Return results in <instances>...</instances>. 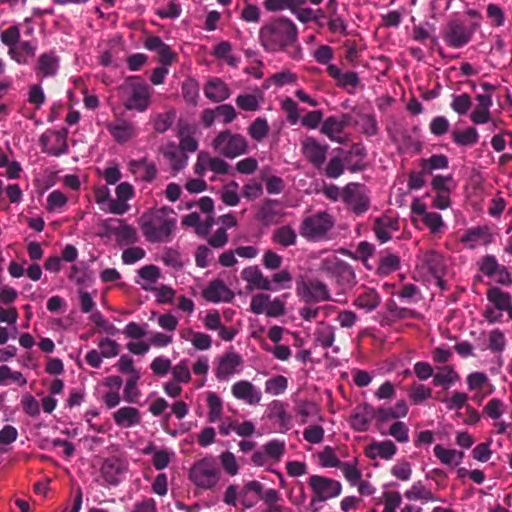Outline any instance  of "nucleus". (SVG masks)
Instances as JSON below:
<instances>
[{"mask_svg": "<svg viewBox=\"0 0 512 512\" xmlns=\"http://www.w3.org/2000/svg\"><path fill=\"white\" fill-rule=\"evenodd\" d=\"M269 133V125L265 118L258 117L248 127V134L252 139L261 142Z\"/></svg>", "mask_w": 512, "mask_h": 512, "instance_id": "nucleus-46", "label": "nucleus"}, {"mask_svg": "<svg viewBox=\"0 0 512 512\" xmlns=\"http://www.w3.org/2000/svg\"><path fill=\"white\" fill-rule=\"evenodd\" d=\"M405 497L409 500L435 501L436 498L432 492L426 489L420 482L414 483L409 490L405 492Z\"/></svg>", "mask_w": 512, "mask_h": 512, "instance_id": "nucleus-48", "label": "nucleus"}, {"mask_svg": "<svg viewBox=\"0 0 512 512\" xmlns=\"http://www.w3.org/2000/svg\"><path fill=\"white\" fill-rule=\"evenodd\" d=\"M308 484L313 495L307 512H319L321 507L318 504L320 502L336 498L342 492V485L339 481L321 475L310 476Z\"/></svg>", "mask_w": 512, "mask_h": 512, "instance_id": "nucleus-3", "label": "nucleus"}, {"mask_svg": "<svg viewBox=\"0 0 512 512\" xmlns=\"http://www.w3.org/2000/svg\"><path fill=\"white\" fill-rule=\"evenodd\" d=\"M287 387L288 380L282 375L272 377L265 382V392L274 396L282 394Z\"/></svg>", "mask_w": 512, "mask_h": 512, "instance_id": "nucleus-49", "label": "nucleus"}, {"mask_svg": "<svg viewBox=\"0 0 512 512\" xmlns=\"http://www.w3.org/2000/svg\"><path fill=\"white\" fill-rule=\"evenodd\" d=\"M397 446L391 440L373 441L365 447L364 454L369 459L391 460L397 453Z\"/></svg>", "mask_w": 512, "mask_h": 512, "instance_id": "nucleus-22", "label": "nucleus"}, {"mask_svg": "<svg viewBox=\"0 0 512 512\" xmlns=\"http://www.w3.org/2000/svg\"><path fill=\"white\" fill-rule=\"evenodd\" d=\"M204 94L213 102H222L229 98L230 90L221 79L213 78L205 85Z\"/></svg>", "mask_w": 512, "mask_h": 512, "instance_id": "nucleus-29", "label": "nucleus"}, {"mask_svg": "<svg viewBox=\"0 0 512 512\" xmlns=\"http://www.w3.org/2000/svg\"><path fill=\"white\" fill-rule=\"evenodd\" d=\"M450 106L457 114L465 115L472 106L471 97L467 93L454 95Z\"/></svg>", "mask_w": 512, "mask_h": 512, "instance_id": "nucleus-51", "label": "nucleus"}, {"mask_svg": "<svg viewBox=\"0 0 512 512\" xmlns=\"http://www.w3.org/2000/svg\"><path fill=\"white\" fill-rule=\"evenodd\" d=\"M242 364V358L235 352H226L218 360L215 368V376L219 381L227 380L236 372L238 366Z\"/></svg>", "mask_w": 512, "mask_h": 512, "instance_id": "nucleus-15", "label": "nucleus"}, {"mask_svg": "<svg viewBox=\"0 0 512 512\" xmlns=\"http://www.w3.org/2000/svg\"><path fill=\"white\" fill-rule=\"evenodd\" d=\"M334 219L327 212H318L306 217L300 225V235L308 241L328 239V233L334 227Z\"/></svg>", "mask_w": 512, "mask_h": 512, "instance_id": "nucleus-4", "label": "nucleus"}, {"mask_svg": "<svg viewBox=\"0 0 512 512\" xmlns=\"http://www.w3.org/2000/svg\"><path fill=\"white\" fill-rule=\"evenodd\" d=\"M459 374L452 366L445 365L438 369L437 373L433 376V384L436 387L450 388L455 382L459 380Z\"/></svg>", "mask_w": 512, "mask_h": 512, "instance_id": "nucleus-35", "label": "nucleus"}, {"mask_svg": "<svg viewBox=\"0 0 512 512\" xmlns=\"http://www.w3.org/2000/svg\"><path fill=\"white\" fill-rule=\"evenodd\" d=\"M486 297L488 302L500 312L505 311L512 303L511 294L496 286H490L488 288Z\"/></svg>", "mask_w": 512, "mask_h": 512, "instance_id": "nucleus-30", "label": "nucleus"}, {"mask_svg": "<svg viewBox=\"0 0 512 512\" xmlns=\"http://www.w3.org/2000/svg\"><path fill=\"white\" fill-rule=\"evenodd\" d=\"M501 265L496 256L491 254L484 255L477 262L479 272L489 278L494 277Z\"/></svg>", "mask_w": 512, "mask_h": 512, "instance_id": "nucleus-45", "label": "nucleus"}, {"mask_svg": "<svg viewBox=\"0 0 512 512\" xmlns=\"http://www.w3.org/2000/svg\"><path fill=\"white\" fill-rule=\"evenodd\" d=\"M319 459L324 467H340L342 462L338 459L334 450L330 446H326L319 454Z\"/></svg>", "mask_w": 512, "mask_h": 512, "instance_id": "nucleus-62", "label": "nucleus"}, {"mask_svg": "<svg viewBox=\"0 0 512 512\" xmlns=\"http://www.w3.org/2000/svg\"><path fill=\"white\" fill-rule=\"evenodd\" d=\"M329 146L321 144L314 137H306L302 141V153L309 163L319 169L326 161Z\"/></svg>", "mask_w": 512, "mask_h": 512, "instance_id": "nucleus-12", "label": "nucleus"}, {"mask_svg": "<svg viewBox=\"0 0 512 512\" xmlns=\"http://www.w3.org/2000/svg\"><path fill=\"white\" fill-rule=\"evenodd\" d=\"M305 3L306 0H265L263 4L270 12L290 10L293 13L297 6H303Z\"/></svg>", "mask_w": 512, "mask_h": 512, "instance_id": "nucleus-42", "label": "nucleus"}, {"mask_svg": "<svg viewBox=\"0 0 512 512\" xmlns=\"http://www.w3.org/2000/svg\"><path fill=\"white\" fill-rule=\"evenodd\" d=\"M341 199L356 215H362L370 208V197L366 187L359 183H348L342 189Z\"/></svg>", "mask_w": 512, "mask_h": 512, "instance_id": "nucleus-8", "label": "nucleus"}, {"mask_svg": "<svg viewBox=\"0 0 512 512\" xmlns=\"http://www.w3.org/2000/svg\"><path fill=\"white\" fill-rule=\"evenodd\" d=\"M492 241V236L486 227L469 228L461 237V242L469 249H475L479 245H488Z\"/></svg>", "mask_w": 512, "mask_h": 512, "instance_id": "nucleus-23", "label": "nucleus"}, {"mask_svg": "<svg viewBox=\"0 0 512 512\" xmlns=\"http://www.w3.org/2000/svg\"><path fill=\"white\" fill-rule=\"evenodd\" d=\"M295 292L298 298L305 303H319L332 300L327 284L316 278L298 277Z\"/></svg>", "mask_w": 512, "mask_h": 512, "instance_id": "nucleus-6", "label": "nucleus"}, {"mask_svg": "<svg viewBox=\"0 0 512 512\" xmlns=\"http://www.w3.org/2000/svg\"><path fill=\"white\" fill-rule=\"evenodd\" d=\"M130 167L134 173L143 171L142 178L146 181H151L156 177L157 174L155 165L149 163L146 159L131 161Z\"/></svg>", "mask_w": 512, "mask_h": 512, "instance_id": "nucleus-47", "label": "nucleus"}, {"mask_svg": "<svg viewBox=\"0 0 512 512\" xmlns=\"http://www.w3.org/2000/svg\"><path fill=\"white\" fill-rule=\"evenodd\" d=\"M143 235L152 242L160 239V210L151 209L140 218Z\"/></svg>", "mask_w": 512, "mask_h": 512, "instance_id": "nucleus-16", "label": "nucleus"}, {"mask_svg": "<svg viewBox=\"0 0 512 512\" xmlns=\"http://www.w3.org/2000/svg\"><path fill=\"white\" fill-rule=\"evenodd\" d=\"M303 438L309 443L318 444L324 438V429L319 425L308 426L303 431Z\"/></svg>", "mask_w": 512, "mask_h": 512, "instance_id": "nucleus-64", "label": "nucleus"}, {"mask_svg": "<svg viewBox=\"0 0 512 512\" xmlns=\"http://www.w3.org/2000/svg\"><path fill=\"white\" fill-rule=\"evenodd\" d=\"M408 396L413 404L418 405L432 396V389L424 384L414 382L408 390Z\"/></svg>", "mask_w": 512, "mask_h": 512, "instance_id": "nucleus-44", "label": "nucleus"}, {"mask_svg": "<svg viewBox=\"0 0 512 512\" xmlns=\"http://www.w3.org/2000/svg\"><path fill=\"white\" fill-rule=\"evenodd\" d=\"M179 145L184 153L195 152L198 149V141L193 137L194 128L186 122L179 121L177 125Z\"/></svg>", "mask_w": 512, "mask_h": 512, "instance_id": "nucleus-25", "label": "nucleus"}, {"mask_svg": "<svg viewBox=\"0 0 512 512\" xmlns=\"http://www.w3.org/2000/svg\"><path fill=\"white\" fill-rule=\"evenodd\" d=\"M117 90L127 110L144 111L150 103L149 86L140 77H127Z\"/></svg>", "mask_w": 512, "mask_h": 512, "instance_id": "nucleus-2", "label": "nucleus"}, {"mask_svg": "<svg viewBox=\"0 0 512 512\" xmlns=\"http://www.w3.org/2000/svg\"><path fill=\"white\" fill-rule=\"evenodd\" d=\"M236 105L244 111H257L259 109V101L256 95L241 94L235 99Z\"/></svg>", "mask_w": 512, "mask_h": 512, "instance_id": "nucleus-55", "label": "nucleus"}, {"mask_svg": "<svg viewBox=\"0 0 512 512\" xmlns=\"http://www.w3.org/2000/svg\"><path fill=\"white\" fill-rule=\"evenodd\" d=\"M7 380L18 383L20 386L27 384L26 378L19 371H12L8 366H0V385L6 383Z\"/></svg>", "mask_w": 512, "mask_h": 512, "instance_id": "nucleus-52", "label": "nucleus"}, {"mask_svg": "<svg viewBox=\"0 0 512 512\" xmlns=\"http://www.w3.org/2000/svg\"><path fill=\"white\" fill-rule=\"evenodd\" d=\"M448 164V157L444 154H433L431 157L419 161L420 168H423V172L428 175L432 174L434 170L447 169Z\"/></svg>", "mask_w": 512, "mask_h": 512, "instance_id": "nucleus-37", "label": "nucleus"}, {"mask_svg": "<svg viewBox=\"0 0 512 512\" xmlns=\"http://www.w3.org/2000/svg\"><path fill=\"white\" fill-rule=\"evenodd\" d=\"M100 353L105 358L115 357L119 354V344L110 338H104L99 341Z\"/></svg>", "mask_w": 512, "mask_h": 512, "instance_id": "nucleus-58", "label": "nucleus"}, {"mask_svg": "<svg viewBox=\"0 0 512 512\" xmlns=\"http://www.w3.org/2000/svg\"><path fill=\"white\" fill-rule=\"evenodd\" d=\"M328 75L336 81V85L347 90L349 94H354L356 88L360 85L358 73L354 71L342 72L335 64L327 66Z\"/></svg>", "mask_w": 512, "mask_h": 512, "instance_id": "nucleus-14", "label": "nucleus"}, {"mask_svg": "<svg viewBox=\"0 0 512 512\" xmlns=\"http://www.w3.org/2000/svg\"><path fill=\"white\" fill-rule=\"evenodd\" d=\"M283 215L281 202L276 199L266 198L259 207L256 218L263 225L269 226L278 223Z\"/></svg>", "mask_w": 512, "mask_h": 512, "instance_id": "nucleus-13", "label": "nucleus"}, {"mask_svg": "<svg viewBox=\"0 0 512 512\" xmlns=\"http://www.w3.org/2000/svg\"><path fill=\"white\" fill-rule=\"evenodd\" d=\"M267 457L279 460L285 452V442L279 440H271L264 445Z\"/></svg>", "mask_w": 512, "mask_h": 512, "instance_id": "nucleus-60", "label": "nucleus"}, {"mask_svg": "<svg viewBox=\"0 0 512 512\" xmlns=\"http://www.w3.org/2000/svg\"><path fill=\"white\" fill-rule=\"evenodd\" d=\"M399 230V221L395 217L383 215L374 220L373 232L381 243H386L391 239V232Z\"/></svg>", "mask_w": 512, "mask_h": 512, "instance_id": "nucleus-21", "label": "nucleus"}, {"mask_svg": "<svg viewBox=\"0 0 512 512\" xmlns=\"http://www.w3.org/2000/svg\"><path fill=\"white\" fill-rule=\"evenodd\" d=\"M118 226L110 227L109 231L116 237V240L121 245L133 244L137 241L136 230L124 222V220L118 219Z\"/></svg>", "mask_w": 512, "mask_h": 512, "instance_id": "nucleus-31", "label": "nucleus"}, {"mask_svg": "<svg viewBox=\"0 0 512 512\" xmlns=\"http://www.w3.org/2000/svg\"><path fill=\"white\" fill-rule=\"evenodd\" d=\"M212 147L224 157L234 159L247 153L248 142L243 135L226 129L213 139Z\"/></svg>", "mask_w": 512, "mask_h": 512, "instance_id": "nucleus-7", "label": "nucleus"}, {"mask_svg": "<svg viewBox=\"0 0 512 512\" xmlns=\"http://www.w3.org/2000/svg\"><path fill=\"white\" fill-rule=\"evenodd\" d=\"M380 295L373 288L363 287L354 300V305L359 309H364L366 312L375 310L380 304Z\"/></svg>", "mask_w": 512, "mask_h": 512, "instance_id": "nucleus-28", "label": "nucleus"}, {"mask_svg": "<svg viewBox=\"0 0 512 512\" xmlns=\"http://www.w3.org/2000/svg\"><path fill=\"white\" fill-rule=\"evenodd\" d=\"M379 432L382 435H390L399 443H406L409 441V428L406 423L402 421L394 422L388 431L382 430L381 427H378Z\"/></svg>", "mask_w": 512, "mask_h": 512, "instance_id": "nucleus-43", "label": "nucleus"}, {"mask_svg": "<svg viewBox=\"0 0 512 512\" xmlns=\"http://www.w3.org/2000/svg\"><path fill=\"white\" fill-rule=\"evenodd\" d=\"M113 419L118 426L131 427L140 422L138 409L134 407H122L113 414Z\"/></svg>", "mask_w": 512, "mask_h": 512, "instance_id": "nucleus-33", "label": "nucleus"}, {"mask_svg": "<svg viewBox=\"0 0 512 512\" xmlns=\"http://www.w3.org/2000/svg\"><path fill=\"white\" fill-rule=\"evenodd\" d=\"M451 139L457 146L471 147L478 143L479 133L474 127H468L465 130H453Z\"/></svg>", "mask_w": 512, "mask_h": 512, "instance_id": "nucleus-34", "label": "nucleus"}, {"mask_svg": "<svg viewBox=\"0 0 512 512\" xmlns=\"http://www.w3.org/2000/svg\"><path fill=\"white\" fill-rule=\"evenodd\" d=\"M400 267V258L393 253H386L379 259L377 272L379 275H388Z\"/></svg>", "mask_w": 512, "mask_h": 512, "instance_id": "nucleus-41", "label": "nucleus"}, {"mask_svg": "<svg viewBox=\"0 0 512 512\" xmlns=\"http://www.w3.org/2000/svg\"><path fill=\"white\" fill-rule=\"evenodd\" d=\"M505 346L506 338L504 333L499 329L492 330L489 335V348L493 352H502Z\"/></svg>", "mask_w": 512, "mask_h": 512, "instance_id": "nucleus-63", "label": "nucleus"}, {"mask_svg": "<svg viewBox=\"0 0 512 512\" xmlns=\"http://www.w3.org/2000/svg\"><path fill=\"white\" fill-rule=\"evenodd\" d=\"M207 406H208V421L215 423L220 420L222 416L223 403L221 398L214 392H208L207 394Z\"/></svg>", "mask_w": 512, "mask_h": 512, "instance_id": "nucleus-40", "label": "nucleus"}, {"mask_svg": "<svg viewBox=\"0 0 512 512\" xmlns=\"http://www.w3.org/2000/svg\"><path fill=\"white\" fill-rule=\"evenodd\" d=\"M297 25L288 17L275 16L265 21L258 31V41L268 53L285 52L294 60L303 58Z\"/></svg>", "mask_w": 512, "mask_h": 512, "instance_id": "nucleus-1", "label": "nucleus"}, {"mask_svg": "<svg viewBox=\"0 0 512 512\" xmlns=\"http://www.w3.org/2000/svg\"><path fill=\"white\" fill-rule=\"evenodd\" d=\"M182 95L184 99L192 104H196L199 95V86L194 79H187L182 84Z\"/></svg>", "mask_w": 512, "mask_h": 512, "instance_id": "nucleus-53", "label": "nucleus"}, {"mask_svg": "<svg viewBox=\"0 0 512 512\" xmlns=\"http://www.w3.org/2000/svg\"><path fill=\"white\" fill-rule=\"evenodd\" d=\"M59 60L53 52L40 55L37 63V73L42 77L54 76L58 69Z\"/></svg>", "mask_w": 512, "mask_h": 512, "instance_id": "nucleus-36", "label": "nucleus"}, {"mask_svg": "<svg viewBox=\"0 0 512 512\" xmlns=\"http://www.w3.org/2000/svg\"><path fill=\"white\" fill-rule=\"evenodd\" d=\"M220 478V471L212 457L195 462L189 470V479L201 489H213Z\"/></svg>", "mask_w": 512, "mask_h": 512, "instance_id": "nucleus-5", "label": "nucleus"}, {"mask_svg": "<svg viewBox=\"0 0 512 512\" xmlns=\"http://www.w3.org/2000/svg\"><path fill=\"white\" fill-rule=\"evenodd\" d=\"M138 274L140 278L144 281L142 283V287L145 290H148L151 285L155 284L160 276V272L157 266L155 265H147L142 267Z\"/></svg>", "mask_w": 512, "mask_h": 512, "instance_id": "nucleus-50", "label": "nucleus"}, {"mask_svg": "<svg viewBox=\"0 0 512 512\" xmlns=\"http://www.w3.org/2000/svg\"><path fill=\"white\" fill-rule=\"evenodd\" d=\"M203 297L213 303H229L234 298V293L225 285L222 280L216 279L210 282L203 291Z\"/></svg>", "mask_w": 512, "mask_h": 512, "instance_id": "nucleus-20", "label": "nucleus"}, {"mask_svg": "<svg viewBox=\"0 0 512 512\" xmlns=\"http://www.w3.org/2000/svg\"><path fill=\"white\" fill-rule=\"evenodd\" d=\"M272 240L283 247H289L296 244L297 234L290 226H282L273 233Z\"/></svg>", "mask_w": 512, "mask_h": 512, "instance_id": "nucleus-39", "label": "nucleus"}, {"mask_svg": "<svg viewBox=\"0 0 512 512\" xmlns=\"http://www.w3.org/2000/svg\"><path fill=\"white\" fill-rule=\"evenodd\" d=\"M314 335L316 342L324 349H327L331 347L335 341V328L331 325L320 323Z\"/></svg>", "mask_w": 512, "mask_h": 512, "instance_id": "nucleus-38", "label": "nucleus"}, {"mask_svg": "<svg viewBox=\"0 0 512 512\" xmlns=\"http://www.w3.org/2000/svg\"><path fill=\"white\" fill-rule=\"evenodd\" d=\"M343 160L333 157L325 167V175L330 179H337L344 173Z\"/></svg>", "mask_w": 512, "mask_h": 512, "instance_id": "nucleus-59", "label": "nucleus"}, {"mask_svg": "<svg viewBox=\"0 0 512 512\" xmlns=\"http://www.w3.org/2000/svg\"><path fill=\"white\" fill-rule=\"evenodd\" d=\"M107 129L118 143H124L136 135V129L131 122L119 120L107 125Z\"/></svg>", "mask_w": 512, "mask_h": 512, "instance_id": "nucleus-26", "label": "nucleus"}, {"mask_svg": "<svg viewBox=\"0 0 512 512\" xmlns=\"http://www.w3.org/2000/svg\"><path fill=\"white\" fill-rule=\"evenodd\" d=\"M262 180L265 181L266 190L269 194H280L284 190L285 184L282 178L278 176H267L262 174Z\"/></svg>", "mask_w": 512, "mask_h": 512, "instance_id": "nucleus-57", "label": "nucleus"}, {"mask_svg": "<svg viewBox=\"0 0 512 512\" xmlns=\"http://www.w3.org/2000/svg\"><path fill=\"white\" fill-rule=\"evenodd\" d=\"M35 50L36 48L29 41H23L11 47L8 53L17 63L28 64L35 56Z\"/></svg>", "mask_w": 512, "mask_h": 512, "instance_id": "nucleus-32", "label": "nucleus"}, {"mask_svg": "<svg viewBox=\"0 0 512 512\" xmlns=\"http://www.w3.org/2000/svg\"><path fill=\"white\" fill-rule=\"evenodd\" d=\"M126 470V464L117 457L106 459L101 466V474L107 483L116 485L119 476Z\"/></svg>", "mask_w": 512, "mask_h": 512, "instance_id": "nucleus-24", "label": "nucleus"}, {"mask_svg": "<svg viewBox=\"0 0 512 512\" xmlns=\"http://www.w3.org/2000/svg\"><path fill=\"white\" fill-rule=\"evenodd\" d=\"M387 309L394 319L416 318L417 312L412 309L399 307L393 300L387 303Z\"/></svg>", "mask_w": 512, "mask_h": 512, "instance_id": "nucleus-56", "label": "nucleus"}, {"mask_svg": "<svg viewBox=\"0 0 512 512\" xmlns=\"http://www.w3.org/2000/svg\"><path fill=\"white\" fill-rule=\"evenodd\" d=\"M163 156L169 161V164L173 170V173L176 174L184 167H186L188 162V156L184 153L176 144L170 143L166 146L165 150L162 152Z\"/></svg>", "mask_w": 512, "mask_h": 512, "instance_id": "nucleus-27", "label": "nucleus"}, {"mask_svg": "<svg viewBox=\"0 0 512 512\" xmlns=\"http://www.w3.org/2000/svg\"><path fill=\"white\" fill-rule=\"evenodd\" d=\"M286 312L285 302L276 297L273 300L269 299L267 304V308L265 310V315L267 317L277 318L283 316Z\"/></svg>", "mask_w": 512, "mask_h": 512, "instance_id": "nucleus-61", "label": "nucleus"}, {"mask_svg": "<svg viewBox=\"0 0 512 512\" xmlns=\"http://www.w3.org/2000/svg\"><path fill=\"white\" fill-rule=\"evenodd\" d=\"M323 269L335 277L343 292L351 289L356 283V275L350 264L335 258L333 262H325Z\"/></svg>", "mask_w": 512, "mask_h": 512, "instance_id": "nucleus-9", "label": "nucleus"}, {"mask_svg": "<svg viewBox=\"0 0 512 512\" xmlns=\"http://www.w3.org/2000/svg\"><path fill=\"white\" fill-rule=\"evenodd\" d=\"M373 419V406L368 403H363L354 409L349 422L354 431L366 432L369 430L370 423Z\"/></svg>", "mask_w": 512, "mask_h": 512, "instance_id": "nucleus-17", "label": "nucleus"}, {"mask_svg": "<svg viewBox=\"0 0 512 512\" xmlns=\"http://www.w3.org/2000/svg\"><path fill=\"white\" fill-rule=\"evenodd\" d=\"M474 29L466 28L459 21H450L443 32V40L451 48H461L468 44L473 36Z\"/></svg>", "mask_w": 512, "mask_h": 512, "instance_id": "nucleus-11", "label": "nucleus"}, {"mask_svg": "<svg viewBox=\"0 0 512 512\" xmlns=\"http://www.w3.org/2000/svg\"><path fill=\"white\" fill-rule=\"evenodd\" d=\"M241 277L248 283L250 290L260 289L266 291H275L271 281L263 275L258 266H249L242 270Z\"/></svg>", "mask_w": 512, "mask_h": 512, "instance_id": "nucleus-19", "label": "nucleus"}, {"mask_svg": "<svg viewBox=\"0 0 512 512\" xmlns=\"http://www.w3.org/2000/svg\"><path fill=\"white\" fill-rule=\"evenodd\" d=\"M231 392L236 399L243 400L250 405L258 404L262 398L261 391L247 380L235 382L231 387Z\"/></svg>", "mask_w": 512, "mask_h": 512, "instance_id": "nucleus-18", "label": "nucleus"}, {"mask_svg": "<svg viewBox=\"0 0 512 512\" xmlns=\"http://www.w3.org/2000/svg\"><path fill=\"white\" fill-rule=\"evenodd\" d=\"M343 131L344 129L337 120V116H329L322 123L321 133L328 138H332L336 134H341Z\"/></svg>", "mask_w": 512, "mask_h": 512, "instance_id": "nucleus-54", "label": "nucleus"}, {"mask_svg": "<svg viewBox=\"0 0 512 512\" xmlns=\"http://www.w3.org/2000/svg\"><path fill=\"white\" fill-rule=\"evenodd\" d=\"M67 135L68 131L66 128H62L58 131H46L41 135L39 140L42 150L53 156L64 154L68 149Z\"/></svg>", "mask_w": 512, "mask_h": 512, "instance_id": "nucleus-10", "label": "nucleus"}]
</instances>
